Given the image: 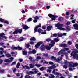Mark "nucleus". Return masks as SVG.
<instances>
[{
	"mask_svg": "<svg viewBox=\"0 0 78 78\" xmlns=\"http://www.w3.org/2000/svg\"><path fill=\"white\" fill-rule=\"evenodd\" d=\"M58 17V16L56 15H54L51 18L52 20H55L56 18Z\"/></svg>",
	"mask_w": 78,
	"mask_h": 78,
	"instance_id": "14",
	"label": "nucleus"
},
{
	"mask_svg": "<svg viewBox=\"0 0 78 78\" xmlns=\"http://www.w3.org/2000/svg\"><path fill=\"white\" fill-rule=\"evenodd\" d=\"M47 33V32H43L41 33V34H45Z\"/></svg>",
	"mask_w": 78,
	"mask_h": 78,
	"instance_id": "59",
	"label": "nucleus"
},
{
	"mask_svg": "<svg viewBox=\"0 0 78 78\" xmlns=\"http://www.w3.org/2000/svg\"><path fill=\"white\" fill-rule=\"evenodd\" d=\"M75 47H76L77 49L78 50V44H76L75 45Z\"/></svg>",
	"mask_w": 78,
	"mask_h": 78,
	"instance_id": "58",
	"label": "nucleus"
},
{
	"mask_svg": "<svg viewBox=\"0 0 78 78\" xmlns=\"http://www.w3.org/2000/svg\"><path fill=\"white\" fill-rule=\"evenodd\" d=\"M0 22H3V23H6V24H8V21L2 19V18H0Z\"/></svg>",
	"mask_w": 78,
	"mask_h": 78,
	"instance_id": "10",
	"label": "nucleus"
},
{
	"mask_svg": "<svg viewBox=\"0 0 78 78\" xmlns=\"http://www.w3.org/2000/svg\"><path fill=\"white\" fill-rule=\"evenodd\" d=\"M35 66H36V67H40L41 66H42V65H40V64H36L35 65Z\"/></svg>",
	"mask_w": 78,
	"mask_h": 78,
	"instance_id": "30",
	"label": "nucleus"
},
{
	"mask_svg": "<svg viewBox=\"0 0 78 78\" xmlns=\"http://www.w3.org/2000/svg\"><path fill=\"white\" fill-rule=\"evenodd\" d=\"M41 27H42V26H41V23H39V25H37L36 28H41Z\"/></svg>",
	"mask_w": 78,
	"mask_h": 78,
	"instance_id": "32",
	"label": "nucleus"
},
{
	"mask_svg": "<svg viewBox=\"0 0 78 78\" xmlns=\"http://www.w3.org/2000/svg\"><path fill=\"white\" fill-rule=\"evenodd\" d=\"M51 41V39L50 38H48L46 40V41H47V42H49Z\"/></svg>",
	"mask_w": 78,
	"mask_h": 78,
	"instance_id": "37",
	"label": "nucleus"
},
{
	"mask_svg": "<svg viewBox=\"0 0 78 78\" xmlns=\"http://www.w3.org/2000/svg\"><path fill=\"white\" fill-rule=\"evenodd\" d=\"M37 59H41V57L39 56H38L37 57Z\"/></svg>",
	"mask_w": 78,
	"mask_h": 78,
	"instance_id": "57",
	"label": "nucleus"
},
{
	"mask_svg": "<svg viewBox=\"0 0 78 78\" xmlns=\"http://www.w3.org/2000/svg\"><path fill=\"white\" fill-rule=\"evenodd\" d=\"M29 59L30 61H32L33 60V58L31 57H30L29 58Z\"/></svg>",
	"mask_w": 78,
	"mask_h": 78,
	"instance_id": "60",
	"label": "nucleus"
},
{
	"mask_svg": "<svg viewBox=\"0 0 78 78\" xmlns=\"http://www.w3.org/2000/svg\"><path fill=\"white\" fill-rule=\"evenodd\" d=\"M25 47H26V48H29V47H31L30 44H25Z\"/></svg>",
	"mask_w": 78,
	"mask_h": 78,
	"instance_id": "24",
	"label": "nucleus"
},
{
	"mask_svg": "<svg viewBox=\"0 0 78 78\" xmlns=\"http://www.w3.org/2000/svg\"><path fill=\"white\" fill-rule=\"evenodd\" d=\"M41 17L40 16H36L34 17V19L35 20H33V22L34 23H36V22H37V20L39 19V17Z\"/></svg>",
	"mask_w": 78,
	"mask_h": 78,
	"instance_id": "6",
	"label": "nucleus"
},
{
	"mask_svg": "<svg viewBox=\"0 0 78 78\" xmlns=\"http://www.w3.org/2000/svg\"><path fill=\"white\" fill-rule=\"evenodd\" d=\"M76 21V20H73L71 22H72L73 23H75Z\"/></svg>",
	"mask_w": 78,
	"mask_h": 78,
	"instance_id": "53",
	"label": "nucleus"
},
{
	"mask_svg": "<svg viewBox=\"0 0 78 78\" xmlns=\"http://www.w3.org/2000/svg\"><path fill=\"white\" fill-rule=\"evenodd\" d=\"M30 9H32V10H34L35 9H37V8L35 7L34 6H32L30 7Z\"/></svg>",
	"mask_w": 78,
	"mask_h": 78,
	"instance_id": "18",
	"label": "nucleus"
},
{
	"mask_svg": "<svg viewBox=\"0 0 78 78\" xmlns=\"http://www.w3.org/2000/svg\"><path fill=\"white\" fill-rule=\"evenodd\" d=\"M53 28V26H52L50 25V26H48L47 27V31H49L50 30H51V28Z\"/></svg>",
	"mask_w": 78,
	"mask_h": 78,
	"instance_id": "13",
	"label": "nucleus"
},
{
	"mask_svg": "<svg viewBox=\"0 0 78 78\" xmlns=\"http://www.w3.org/2000/svg\"><path fill=\"white\" fill-rule=\"evenodd\" d=\"M42 44H43V42L42 41L38 42L36 45H35V47L36 48H39V47Z\"/></svg>",
	"mask_w": 78,
	"mask_h": 78,
	"instance_id": "7",
	"label": "nucleus"
},
{
	"mask_svg": "<svg viewBox=\"0 0 78 78\" xmlns=\"http://www.w3.org/2000/svg\"><path fill=\"white\" fill-rule=\"evenodd\" d=\"M58 36V34H57L55 33L53 34V37H56Z\"/></svg>",
	"mask_w": 78,
	"mask_h": 78,
	"instance_id": "44",
	"label": "nucleus"
},
{
	"mask_svg": "<svg viewBox=\"0 0 78 78\" xmlns=\"http://www.w3.org/2000/svg\"><path fill=\"white\" fill-rule=\"evenodd\" d=\"M49 45L50 46L49 47H51H51H53L54 46V44H49Z\"/></svg>",
	"mask_w": 78,
	"mask_h": 78,
	"instance_id": "39",
	"label": "nucleus"
},
{
	"mask_svg": "<svg viewBox=\"0 0 78 78\" xmlns=\"http://www.w3.org/2000/svg\"><path fill=\"white\" fill-rule=\"evenodd\" d=\"M32 51V53H33V54H35L36 53V51L35 50V49H34Z\"/></svg>",
	"mask_w": 78,
	"mask_h": 78,
	"instance_id": "41",
	"label": "nucleus"
},
{
	"mask_svg": "<svg viewBox=\"0 0 78 78\" xmlns=\"http://www.w3.org/2000/svg\"><path fill=\"white\" fill-rule=\"evenodd\" d=\"M23 55H27V52L26 51H23Z\"/></svg>",
	"mask_w": 78,
	"mask_h": 78,
	"instance_id": "26",
	"label": "nucleus"
},
{
	"mask_svg": "<svg viewBox=\"0 0 78 78\" xmlns=\"http://www.w3.org/2000/svg\"><path fill=\"white\" fill-rule=\"evenodd\" d=\"M63 51H65V50L63 49H62L59 51L58 52V55H64V53H63Z\"/></svg>",
	"mask_w": 78,
	"mask_h": 78,
	"instance_id": "11",
	"label": "nucleus"
},
{
	"mask_svg": "<svg viewBox=\"0 0 78 78\" xmlns=\"http://www.w3.org/2000/svg\"><path fill=\"white\" fill-rule=\"evenodd\" d=\"M59 45L61 47H67V45L66 44H62Z\"/></svg>",
	"mask_w": 78,
	"mask_h": 78,
	"instance_id": "15",
	"label": "nucleus"
},
{
	"mask_svg": "<svg viewBox=\"0 0 78 78\" xmlns=\"http://www.w3.org/2000/svg\"><path fill=\"white\" fill-rule=\"evenodd\" d=\"M44 70V67H42L40 68V70H41V71H43Z\"/></svg>",
	"mask_w": 78,
	"mask_h": 78,
	"instance_id": "43",
	"label": "nucleus"
},
{
	"mask_svg": "<svg viewBox=\"0 0 78 78\" xmlns=\"http://www.w3.org/2000/svg\"><path fill=\"white\" fill-rule=\"evenodd\" d=\"M22 26L23 27V28L25 30H27V29H28V28H29L28 26L27 25H22Z\"/></svg>",
	"mask_w": 78,
	"mask_h": 78,
	"instance_id": "16",
	"label": "nucleus"
},
{
	"mask_svg": "<svg viewBox=\"0 0 78 78\" xmlns=\"http://www.w3.org/2000/svg\"><path fill=\"white\" fill-rule=\"evenodd\" d=\"M51 59H53L54 60H55V61H56V58L54 57L53 56H52L51 57Z\"/></svg>",
	"mask_w": 78,
	"mask_h": 78,
	"instance_id": "28",
	"label": "nucleus"
},
{
	"mask_svg": "<svg viewBox=\"0 0 78 78\" xmlns=\"http://www.w3.org/2000/svg\"><path fill=\"white\" fill-rule=\"evenodd\" d=\"M61 19H63V18L61 17H60L58 18V20L59 22H61Z\"/></svg>",
	"mask_w": 78,
	"mask_h": 78,
	"instance_id": "51",
	"label": "nucleus"
},
{
	"mask_svg": "<svg viewBox=\"0 0 78 78\" xmlns=\"http://www.w3.org/2000/svg\"><path fill=\"white\" fill-rule=\"evenodd\" d=\"M41 50L42 51H44L45 49V46L42 45L40 47Z\"/></svg>",
	"mask_w": 78,
	"mask_h": 78,
	"instance_id": "9",
	"label": "nucleus"
},
{
	"mask_svg": "<svg viewBox=\"0 0 78 78\" xmlns=\"http://www.w3.org/2000/svg\"><path fill=\"white\" fill-rule=\"evenodd\" d=\"M51 43L52 44H55V42L51 40Z\"/></svg>",
	"mask_w": 78,
	"mask_h": 78,
	"instance_id": "50",
	"label": "nucleus"
},
{
	"mask_svg": "<svg viewBox=\"0 0 78 78\" xmlns=\"http://www.w3.org/2000/svg\"><path fill=\"white\" fill-rule=\"evenodd\" d=\"M45 48L48 50H49L51 49V47H50V46H45Z\"/></svg>",
	"mask_w": 78,
	"mask_h": 78,
	"instance_id": "21",
	"label": "nucleus"
},
{
	"mask_svg": "<svg viewBox=\"0 0 78 78\" xmlns=\"http://www.w3.org/2000/svg\"><path fill=\"white\" fill-rule=\"evenodd\" d=\"M65 64L68 65L69 64V67H73V63L72 62H69L67 61L65 62Z\"/></svg>",
	"mask_w": 78,
	"mask_h": 78,
	"instance_id": "3",
	"label": "nucleus"
},
{
	"mask_svg": "<svg viewBox=\"0 0 78 78\" xmlns=\"http://www.w3.org/2000/svg\"><path fill=\"white\" fill-rule=\"evenodd\" d=\"M66 16H69V14H70V13H69V12H67L66 13Z\"/></svg>",
	"mask_w": 78,
	"mask_h": 78,
	"instance_id": "61",
	"label": "nucleus"
},
{
	"mask_svg": "<svg viewBox=\"0 0 78 78\" xmlns=\"http://www.w3.org/2000/svg\"><path fill=\"white\" fill-rule=\"evenodd\" d=\"M37 29L38 28H37V27H35L34 28V33H36L37 31Z\"/></svg>",
	"mask_w": 78,
	"mask_h": 78,
	"instance_id": "45",
	"label": "nucleus"
},
{
	"mask_svg": "<svg viewBox=\"0 0 78 78\" xmlns=\"http://www.w3.org/2000/svg\"><path fill=\"white\" fill-rule=\"evenodd\" d=\"M54 41L55 42H58V41H59V39H58V38H55L54 39Z\"/></svg>",
	"mask_w": 78,
	"mask_h": 78,
	"instance_id": "40",
	"label": "nucleus"
},
{
	"mask_svg": "<svg viewBox=\"0 0 78 78\" xmlns=\"http://www.w3.org/2000/svg\"><path fill=\"white\" fill-rule=\"evenodd\" d=\"M5 36V34L3 33H2L0 34V37H3L4 39H7V37L6 36Z\"/></svg>",
	"mask_w": 78,
	"mask_h": 78,
	"instance_id": "8",
	"label": "nucleus"
},
{
	"mask_svg": "<svg viewBox=\"0 0 78 78\" xmlns=\"http://www.w3.org/2000/svg\"><path fill=\"white\" fill-rule=\"evenodd\" d=\"M25 78H31V76L28 75H27L25 77Z\"/></svg>",
	"mask_w": 78,
	"mask_h": 78,
	"instance_id": "48",
	"label": "nucleus"
},
{
	"mask_svg": "<svg viewBox=\"0 0 78 78\" xmlns=\"http://www.w3.org/2000/svg\"><path fill=\"white\" fill-rule=\"evenodd\" d=\"M14 58V57H11L10 58V62H11L12 61H13V60Z\"/></svg>",
	"mask_w": 78,
	"mask_h": 78,
	"instance_id": "31",
	"label": "nucleus"
},
{
	"mask_svg": "<svg viewBox=\"0 0 78 78\" xmlns=\"http://www.w3.org/2000/svg\"><path fill=\"white\" fill-rule=\"evenodd\" d=\"M63 24H60V23H58L55 24V27H57V29L58 30L64 31L66 30V29L62 27H63Z\"/></svg>",
	"mask_w": 78,
	"mask_h": 78,
	"instance_id": "2",
	"label": "nucleus"
},
{
	"mask_svg": "<svg viewBox=\"0 0 78 78\" xmlns=\"http://www.w3.org/2000/svg\"><path fill=\"white\" fill-rule=\"evenodd\" d=\"M42 30L41 29H39L37 30V31L38 33H41V32L42 31Z\"/></svg>",
	"mask_w": 78,
	"mask_h": 78,
	"instance_id": "36",
	"label": "nucleus"
},
{
	"mask_svg": "<svg viewBox=\"0 0 78 78\" xmlns=\"http://www.w3.org/2000/svg\"><path fill=\"white\" fill-rule=\"evenodd\" d=\"M12 50H22V47H19L18 46V47H14L11 48Z\"/></svg>",
	"mask_w": 78,
	"mask_h": 78,
	"instance_id": "5",
	"label": "nucleus"
},
{
	"mask_svg": "<svg viewBox=\"0 0 78 78\" xmlns=\"http://www.w3.org/2000/svg\"><path fill=\"white\" fill-rule=\"evenodd\" d=\"M30 44H31V45H34V43L33 41H31L30 43Z\"/></svg>",
	"mask_w": 78,
	"mask_h": 78,
	"instance_id": "63",
	"label": "nucleus"
},
{
	"mask_svg": "<svg viewBox=\"0 0 78 78\" xmlns=\"http://www.w3.org/2000/svg\"><path fill=\"white\" fill-rule=\"evenodd\" d=\"M6 52L5 51H0V55H3V53H5V54H6Z\"/></svg>",
	"mask_w": 78,
	"mask_h": 78,
	"instance_id": "25",
	"label": "nucleus"
},
{
	"mask_svg": "<svg viewBox=\"0 0 78 78\" xmlns=\"http://www.w3.org/2000/svg\"><path fill=\"white\" fill-rule=\"evenodd\" d=\"M78 65V63H73V67H77Z\"/></svg>",
	"mask_w": 78,
	"mask_h": 78,
	"instance_id": "22",
	"label": "nucleus"
},
{
	"mask_svg": "<svg viewBox=\"0 0 78 78\" xmlns=\"http://www.w3.org/2000/svg\"><path fill=\"white\" fill-rule=\"evenodd\" d=\"M20 64L19 62H18L16 65V68L19 69V68H20Z\"/></svg>",
	"mask_w": 78,
	"mask_h": 78,
	"instance_id": "23",
	"label": "nucleus"
},
{
	"mask_svg": "<svg viewBox=\"0 0 78 78\" xmlns=\"http://www.w3.org/2000/svg\"><path fill=\"white\" fill-rule=\"evenodd\" d=\"M21 38L22 39H21L20 40H19V41H20V42L23 41V39H24L23 38V37H21Z\"/></svg>",
	"mask_w": 78,
	"mask_h": 78,
	"instance_id": "54",
	"label": "nucleus"
},
{
	"mask_svg": "<svg viewBox=\"0 0 78 78\" xmlns=\"http://www.w3.org/2000/svg\"><path fill=\"white\" fill-rule=\"evenodd\" d=\"M5 56L6 57H8V58H9V57H10V54H6L5 55Z\"/></svg>",
	"mask_w": 78,
	"mask_h": 78,
	"instance_id": "46",
	"label": "nucleus"
},
{
	"mask_svg": "<svg viewBox=\"0 0 78 78\" xmlns=\"http://www.w3.org/2000/svg\"><path fill=\"white\" fill-rule=\"evenodd\" d=\"M32 20H33V19L32 18H30L27 20V22H31V21Z\"/></svg>",
	"mask_w": 78,
	"mask_h": 78,
	"instance_id": "34",
	"label": "nucleus"
},
{
	"mask_svg": "<svg viewBox=\"0 0 78 78\" xmlns=\"http://www.w3.org/2000/svg\"><path fill=\"white\" fill-rule=\"evenodd\" d=\"M60 61H61V59L59 58H57V59L56 60V61H55V62H59Z\"/></svg>",
	"mask_w": 78,
	"mask_h": 78,
	"instance_id": "38",
	"label": "nucleus"
},
{
	"mask_svg": "<svg viewBox=\"0 0 78 78\" xmlns=\"http://www.w3.org/2000/svg\"><path fill=\"white\" fill-rule=\"evenodd\" d=\"M30 41H36V38L34 37H31V38L30 39Z\"/></svg>",
	"mask_w": 78,
	"mask_h": 78,
	"instance_id": "27",
	"label": "nucleus"
},
{
	"mask_svg": "<svg viewBox=\"0 0 78 78\" xmlns=\"http://www.w3.org/2000/svg\"><path fill=\"white\" fill-rule=\"evenodd\" d=\"M34 73L33 72V71H29V72H27V74H28V75H30V74H34Z\"/></svg>",
	"mask_w": 78,
	"mask_h": 78,
	"instance_id": "19",
	"label": "nucleus"
},
{
	"mask_svg": "<svg viewBox=\"0 0 78 78\" xmlns=\"http://www.w3.org/2000/svg\"><path fill=\"white\" fill-rule=\"evenodd\" d=\"M25 67L27 69H30V68L27 65H25Z\"/></svg>",
	"mask_w": 78,
	"mask_h": 78,
	"instance_id": "47",
	"label": "nucleus"
},
{
	"mask_svg": "<svg viewBox=\"0 0 78 78\" xmlns=\"http://www.w3.org/2000/svg\"><path fill=\"white\" fill-rule=\"evenodd\" d=\"M63 67L64 68V69H67V66L66 65V64L64 65H63Z\"/></svg>",
	"mask_w": 78,
	"mask_h": 78,
	"instance_id": "42",
	"label": "nucleus"
},
{
	"mask_svg": "<svg viewBox=\"0 0 78 78\" xmlns=\"http://www.w3.org/2000/svg\"><path fill=\"white\" fill-rule=\"evenodd\" d=\"M42 28L43 29V30H45V29H46V27L44 26H43L42 27Z\"/></svg>",
	"mask_w": 78,
	"mask_h": 78,
	"instance_id": "62",
	"label": "nucleus"
},
{
	"mask_svg": "<svg viewBox=\"0 0 78 78\" xmlns=\"http://www.w3.org/2000/svg\"><path fill=\"white\" fill-rule=\"evenodd\" d=\"M74 27V29L75 30H78V24L75 23L73 24V25Z\"/></svg>",
	"mask_w": 78,
	"mask_h": 78,
	"instance_id": "12",
	"label": "nucleus"
},
{
	"mask_svg": "<svg viewBox=\"0 0 78 78\" xmlns=\"http://www.w3.org/2000/svg\"><path fill=\"white\" fill-rule=\"evenodd\" d=\"M16 62H13L12 63V64H11V66H13V65L16 64Z\"/></svg>",
	"mask_w": 78,
	"mask_h": 78,
	"instance_id": "56",
	"label": "nucleus"
},
{
	"mask_svg": "<svg viewBox=\"0 0 78 78\" xmlns=\"http://www.w3.org/2000/svg\"><path fill=\"white\" fill-rule=\"evenodd\" d=\"M3 72H4V70H0V73H3Z\"/></svg>",
	"mask_w": 78,
	"mask_h": 78,
	"instance_id": "64",
	"label": "nucleus"
},
{
	"mask_svg": "<svg viewBox=\"0 0 78 78\" xmlns=\"http://www.w3.org/2000/svg\"><path fill=\"white\" fill-rule=\"evenodd\" d=\"M54 15H52L51 14H48V16L50 17V18H51Z\"/></svg>",
	"mask_w": 78,
	"mask_h": 78,
	"instance_id": "29",
	"label": "nucleus"
},
{
	"mask_svg": "<svg viewBox=\"0 0 78 78\" xmlns=\"http://www.w3.org/2000/svg\"><path fill=\"white\" fill-rule=\"evenodd\" d=\"M29 66L30 68H33L34 67V65H33L32 64H30Z\"/></svg>",
	"mask_w": 78,
	"mask_h": 78,
	"instance_id": "33",
	"label": "nucleus"
},
{
	"mask_svg": "<svg viewBox=\"0 0 78 78\" xmlns=\"http://www.w3.org/2000/svg\"><path fill=\"white\" fill-rule=\"evenodd\" d=\"M9 61H10V60L8 59H6L4 60L5 62H9Z\"/></svg>",
	"mask_w": 78,
	"mask_h": 78,
	"instance_id": "55",
	"label": "nucleus"
},
{
	"mask_svg": "<svg viewBox=\"0 0 78 78\" xmlns=\"http://www.w3.org/2000/svg\"><path fill=\"white\" fill-rule=\"evenodd\" d=\"M48 68L50 69H55V68H56V66L54 65L53 66L48 67Z\"/></svg>",
	"mask_w": 78,
	"mask_h": 78,
	"instance_id": "17",
	"label": "nucleus"
},
{
	"mask_svg": "<svg viewBox=\"0 0 78 78\" xmlns=\"http://www.w3.org/2000/svg\"><path fill=\"white\" fill-rule=\"evenodd\" d=\"M78 51L77 50H75V51H73L70 54L71 56H73V59L75 58H78ZM76 59L78 60V58H76Z\"/></svg>",
	"mask_w": 78,
	"mask_h": 78,
	"instance_id": "1",
	"label": "nucleus"
},
{
	"mask_svg": "<svg viewBox=\"0 0 78 78\" xmlns=\"http://www.w3.org/2000/svg\"><path fill=\"white\" fill-rule=\"evenodd\" d=\"M43 54L44 56H45V57H48V54L47 53H46V54L45 53H43Z\"/></svg>",
	"mask_w": 78,
	"mask_h": 78,
	"instance_id": "35",
	"label": "nucleus"
},
{
	"mask_svg": "<svg viewBox=\"0 0 78 78\" xmlns=\"http://www.w3.org/2000/svg\"><path fill=\"white\" fill-rule=\"evenodd\" d=\"M22 29L16 30L13 33V34H18L19 33L21 34V33H22Z\"/></svg>",
	"mask_w": 78,
	"mask_h": 78,
	"instance_id": "4",
	"label": "nucleus"
},
{
	"mask_svg": "<svg viewBox=\"0 0 78 78\" xmlns=\"http://www.w3.org/2000/svg\"><path fill=\"white\" fill-rule=\"evenodd\" d=\"M63 36V35H62V34H58V37H62V36Z\"/></svg>",
	"mask_w": 78,
	"mask_h": 78,
	"instance_id": "49",
	"label": "nucleus"
},
{
	"mask_svg": "<svg viewBox=\"0 0 78 78\" xmlns=\"http://www.w3.org/2000/svg\"><path fill=\"white\" fill-rule=\"evenodd\" d=\"M69 27H70V26H67L66 27V29L67 30H68V31H69L71 30L70 29V28H69Z\"/></svg>",
	"mask_w": 78,
	"mask_h": 78,
	"instance_id": "20",
	"label": "nucleus"
},
{
	"mask_svg": "<svg viewBox=\"0 0 78 78\" xmlns=\"http://www.w3.org/2000/svg\"><path fill=\"white\" fill-rule=\"evenodd\" d=\"M49 64L50 65H53V63L52 62H49Z\"/></svg>",
	"mask_w": 78,
	"mask_h": 78,
	"instance_id": "52",
	"label": "nucleus"
}]
</instances>
